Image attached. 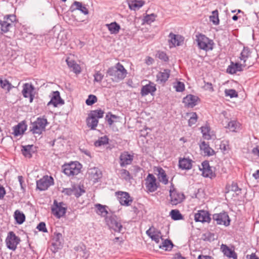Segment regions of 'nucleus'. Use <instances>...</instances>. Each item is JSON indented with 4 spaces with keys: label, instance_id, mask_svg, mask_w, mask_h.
I'll list each match as a JSON object with an SVG mask.
<instances>
[{
    "label": "nucleus",
    "instance_id": "1",
    "mask_svg": "<svg viewBox=\"0 0 259 259\" xmlns=\"http://www.w3.org/2000/svg\"><path fill=\"white\" fill-rule=\"evenodd\" d=\"M127 74V71L123 65L118 62L107 69L106 76H110L113 82H118L124 79Z\"/></svg>",
    "mask_w": 259,
    "mask_h": 259
},
{
    "label": "nucleus",
    "instance_id": "2",
    "mask_svg": "<svg viewBox=\"0 0 259 259\" xmlns=\"http://www.w3.org/2000/svg\"><path fill=\"white\" fill-rule=\"evenodd\" d=\"M104 111L101 109L92 110L86 119L87 125L92 130H95L99 123V119L103 117Z\"/></svg>",
    "mask_w": 259,
    "mask_h": 259
},
{
    "label": "nucleus",
    "instance_id": "3",
    "mask_svg": "<svg viewBox=\"0 0 259 259\" xmlns=\"http://www.w3.org/2000/svg\"><path fill=\"white\" fill-rule=\"evenodd\" d=\"M17 22L15 15H7L4 17L3 19H0V34L6 33L15 26Z\"/></svg>",
    "mask_w": 259,
    "mask_h": 259
},
{
    "label": "nucleus",
    "instance_id": "4",
    "mask_svg": "<svg viewBox=\"0 0 259 259\" xmlns=\"http://www.w3.org/2000/svg\"><path fill=\"white\" fill-rule=\"evenodd\" d=\"M196 41L198 48L205 51H210L213 49L214 42L212 39H209L204 34L198 33L196 35Z\"/></svg>",
    "mask_w": 259,
    "mask_h": 259
},
{
    "label": "nucleus",
    "instance_id": "5",
    "mask_svg": "<svg viewBox=\"0 0 259 259\" xmlns=\"http://www.w3.org/2000/svg\"><path fill=\"white\" fill-rule=\"evenodd\" d=\"M62 168L65 175L68 177H73L78 174L81 168V165L78 161L64 164Z\"/></svg>",
    "mask_w": 259,
    "mask_h": 259
},
{
    "label": "nucleus",
    "instance_id": "6",
    "mask_svg": "<svg viewBox=\"0 0 259 259\" xmlns=\"http://www.w3.org/2000/svg\"><path fill=\"white\" fill-rule=\"evenodd\" d=\"M48 124L47 119L45 118L38 117L31 123L30 131L33 134L40 135L45 131L46 126Z\"/></svg>",
    "mask_w": 259,
    "mask_h": 259
},
{
    "label": "nucleus",
    "instance_id": "7",
    "mask_svg": "<svg viewBox=\"0 0 259 259\" xmlns=\"http://www.w3.org/2000/svg\"><path fill=\"white\" fill-rule=\"evenodd\" d=\"M67 207L63 202H58L55 200L51 208L52 214L58 219L63 217L66 213Z\"/></svg>",
    "mask_w": 259,
    "mask_h": 259
},
{
    "label": "nucleus",
    "instance_id": "8",
    "mask_svg": "<svg viewBox=\"0 0 259 259\" xmlns=\"http://www.w3.org/2000/svg\"><path fill=\"white\" fill-rule=\"evenodd\" d=\"M54 184V179L51 176H45L36 181V188L40 191H45Z\"/></svg>",
    "mask_w": 259,
    "mask_h": 259
},
{
    "label": "nucleus",
    "instance_id": "9",
    "mask_svg": "<svg viewBox=\"0 0 259 259\" xmlns=\"http://www.w3.org/2000/svg\"><path fill=\"white\" fill-rule=\"evenodd\" d=\"M20 239L13 232H10L6 239V243L7 247L12 250H15L17 245L19 243Z\"/></svg>",
    "mask_w": 259,
    "mask_h": 259
},
{
    "label": "nucleus",
    "instance_id": "10",
    "mask_svg": "<svg viewBox=\"0 0 259 259\" xmlns=\"http://www.w3.org/2000/svg\"><path fill=\"white\" fill-rule=\"evenodd\" d=\"M212 219L216 221L218 225H223L228 226L230 224V219L227 212L223 211L219 213H214L212 215Z\"/></svg>",
    "mask_w": 259,
    "mask_h": 259
},
{
    "label": "nucleus",
    "instance_id": "11",
    "mask_svg": "<svg viewBox=\"0 0 259 259\" xmlns=\"http://www.w3.org/2000/svg\"><path fill=\"white\" fill-rule=\"evenodd\" d=\"M22 88V95L25 98H29V102L32 103L35 96L34 87L31 83H25L23 84Z\"/></svg>",
    "mask_w": 259,
    "mask_h": 259
},
{
    "label": "nucleus",
    "instance_id": "12",
    "mask_svg": "<svg viewBox=\"0 0 259 259\" xmlns=\"http://www.w3.org/2000/svg\"><path fill=\"white\" fill-rule=\"evenodd\" d=\"M106 222L109 227L117 232H121L122 225L115 216H111L106 218Z\"/></svg>",
    "mask_w": 259,
    "mask_h": 259
},
{
    "label": "nucleus",
    "instance_id": "13",
    "mask_svg": "<svg viewBox=\"0 0 259 259\" xmlns=\"http://www.w3.org/2000/svg\"><path fill=\"white\" fill-rule=\"evenodd\" d=\"M145 181V186L148 191L153 192L157 190L156 179L153 174H149Z\"/></svg>",
    "mask_w": 259,
    "mask_h": 259
},
{
    "label": "nucleus",
    "instance_id": "14",
    "mask_svg": "<svg viewBox=\"0 0 259 259\" xmlns=\"http://www.w3.org/2000/svg\"><path fill=\"white\" fill-rule=\"evenodd\" d=\"M194 220L196 222L210 223L211 218L210 217V214L207 211L200 210H198L197 212L195 213Z\"/></svg>",
    "mask_w": 259,
    "mask_h": 259
},
{
    "label": "nucleus",
    "instance_id": "15",
    "mask_svg": "<svg viewBox=\"0 0 259 259\" xmlns=\"http://www.w3.org/2000/svg\"><path fill=\"white\" fill-rule=\"evenodd\" d=\"M170 203L172 205H176L181 203L185 198L183 193L178 191H170Z\"/></svg>",
    "mask_w": 259,
    "mask_h": 259
},
{
    "label": "nucleus",
    "instance_id": "16",
    "mask_svg": "<svg viewBox=\"0 0 259 259\" xmlns=\"http://www.w3.org/2000/svg\"><path fill=\"white\" fill-rule=\"evenodd\" d=\"M119 203L122 205L129 206L133 202V199L127 192H118L116 193Z\"/></svg>",
    "mask_w": 259,
    "mask_h": 259
},
{
    "label": "nucleus",
    "instance_id": "17",
    "mask_svg": "<svg viewBox=\"0 0 259 259\" xmlns=\"http://www.w3.org/2000/svg\"><path fill=\"white\" fill-rule=\"evenodd\" d=\"M198 101H199V98L197 96L189 94L183 98V103L185 107L193 108L197 104Z\"/></svg>",
    "mask_w": 259,
    "mask_h": 259
},
{
    "label": "nucleus",
    "instance_id": "18",
    "mask_svg": "<svg viewBox=\"0 0 259 259\" xmlns=\"http://www.w3.org/2000/svg\"><path fill=\"white\" fill-rule=\"evenodd\" d=\"M201 165L202 168H200V169L202 171V174L203 177L211 179L215 177V175L213 172L208 161L205 160L203 161Z\"/></svg>",
    "mask_w": 259,
    "mask_h": 259
},
{
    "label": "nucleus",
    "instance_id": "19",
    "mask_svg": "<svg viewBox=\"0 0 259 259\" xmlns=\"http://www.w3.org/2000/svg\"><path fill=\"white\" fill-rule=\"evenodd\" d=\"M134 156L128 153L127 151H124L120 154L119 156V164L121 167H124L132 163Z\"/></svg>",
    "mask_w": 259,
    "mask_h": 259
},
{
    "label": "nucleus",
    "instance_id": "20",
    "mask_svg": "<svg viewBox=\"0 0 259 259\" xmlns=\"http://www.w3.org/2000/svg\"><path fill=\"white\" fill-rule=\"evenodd\" d=\"M168 37L170 47L180 46L184 41V37L180 35H176L171 32Z\"/></svg>",
    "mask_w": 259,
    "mask_h": 259
},
{
    "label": "nucleus",
    "instance_id": "21",
    "mask_svg": "<svg viewBox=\"0 0 259 259\" xmlns=\"http://www.w3.org/2000/svg\"><path fill=\"white\" fill-rule=\"evenodd\" d=\"M170 70L168 69H163L156 75V81L160 84H164L169 77Z\"/></svg>",
    "mask_w": 259,
    "mask_h": 259
},
{
    "label": "nucleus",
    "instance_id": "22",
    "mask_svg": "<svg viewBox=\"0 0 259 259\" xmlns=\"http://www.w3.org/2000/svg\"><path fill=\"white\" fill-rule=\"evenodd\" d=\"M64 104V101L61 99L59 92L55 91L53 92L51 100L48 103L47 105H53L56 107L59 104L63 105Z\"/></svg>",
    "mask_w": 259,
    "mask_h": 259
},
{
    "label": "nucleus",
    "instance_id": "23",
    "mask_svg": "<svg viewBox=\"0 0 259 259\" xmlns=\"http://www.w3.org/2000/svg\"><path fill=\"white\" fill-rule=\"evenodd\" d=\"M156 91V85L153 82H150L149 83L142 87L140 93L141 96L144 97L149 94L153 95Z\"/></svg>",
    "mask_w": 259,
    "mask_h": 259
},
{
    "label": "nucleus",
    "instance_id": "24",
    "mask_svg": "<svg viewBox=\"0 0 259 259\" xmlns=\"http://www.w3.org/2000/svg\"><path fill=\"white\" fill-rule=\"evenodd\" d=\"M199 145L200 150L203 152L204 155L211 156L215 154L214 150L210 147L208 143L204 141H201Z\"/></svg>",
    "mask_w": 259,
    "mask_h": 259
},
{
    "label": "nucleus",
    "instance_id": "25",
    "mask_svg": "<svg viewBox=\"0 0 259 259\" xmlns=\"http://www.w3.org/2000/svg\"><path fill=\"white\" fill-rule=\"evenodd\" d=\"M246 64H241L238 63H233V62H231V64L228 66L227 69V72L233 74L236 73L237 71H242L243 70L242 67L246 66Z\"/></svg>",
    "mask_w": 259,
    "mask_h": 259
},
{
    "label": "nucleus",
    "instance_id": "26",
    "mask_svg": "<svg viewBox=\"0 0 259 259\" xmlns=\"http://www.w3.org/2000/svg\"><path fill=\"white\" fill-rule=\"evenodd\" d=\"M70 10L73 12L76 10H79L84 15L89 14L88 9L84 5H83L81 2L75 1L72 4L70 8Z\"/></svg>",
    "mask_w": 259,
    "mask_h": 259
},
{
    "label": "nucleus",
    "instance_id": "27",
    "mask_svg": "<svg viewBox=\"0 0 259 259\" xmlns=\"http://www.w3.org/2000/svg\"><path fill=\"white\" fill-rule=\"evenodd\" d=\"M26 129L27 125L25 123L24 121H22L19 123L17 125L13 126V132L12 134L15 136H18L23 134Z\"/></svg>",
    "mask_w": 259,
    "mask_h": 259
},
{
    "label": "nucleus",
    "instance_id": "28",
    "mask_svg": "<svg viewBox=\"0 0 259 259\" xmlns=\"http://www.w3.org/2000/svg\"><path fill=\"white\" fill-rule=\"evenodd\" d=\"M66 63L69 68L76 74H79L81 72V68L74 60L70 59L68 57L66 59Z\"/></svg>",
    "mask_w": 259,
    "mask_h": 259
},
{
    "label": "nucleus",
    "instance_id": "29",
    "mask_svg": "<svg viewBox=\"0 0 259 259\" xmlns=\"http://www.w3.org/2000/svg\"><path fill=\"white\" fill-rule=\"evenodd\" d=\"M145 1L143 0H128V5L130 9L136 11L140 9L145 4Z\"/></svg>",
    "mask_w": 259,
    "mask_h": 259
},
{
    "label": "nucleus",
    "instance_id": "30",
    "mask_svg": "<svg viewBox=\"0 0 259 259\" xmlns=\"http://www.w3.org/2000/svg\"><path fill=\"white\" fill-rule=\"evenodd\" d=\"M221 249L226 256L233 259H237V255L235 252L226 245L223 244L221 246Z\"/></svg>",
    "mask_w": 259,
    "mask_h": 259
},
{
    "label": "nucleus",
    "instance_id": "31",
    "mask_svg": "<svg viewBox=\"0 0 259 259\" xmlns=\"http://www.w3.org/2000/svg\"><path fill=\"white\" fill-rule=\"evenodd\" d=\"M88 174L90 176V178L92 180H93L94 182H97L102 176V173L101 171L96 167L90 168L88 170Z\"/></svg>",
    "mask_w": 259,
    "mask_h": 259
},
{
    "label": "nucleus",
    "instance_id": "32",
    "mask_svg": "<svg viewBox=\"0 0 259 259\" xmlns=\"http://www.w3.org/2000/svg\"><path fill=\"white\" fill-rule=\"evenodd\" d=\"M179 167L182 169H190L192 168V160L189 158H180L179 161Z\"/></svg>",
    "mask_w": 259,
    "mask_h": 259
},
{
    "label": "nucleus",
    "instance_id": "33",
    "mask_svg": "<svg viewBox=\"0 0 259 259\" xmlns=\"http://www.w3.org/2000/svg\"><path fill=\"white\" fill-rule=\"evenodd\" d=\"M157 177L159 181L164 185H166L168 183V178L165 170L161 167L157 168Z\"/></svg>",
    "mask_w": 259,
    "mask_h": 259
},
{
    "label": "nucleus",
    "instance_id": "34",
    "mask_svg": "<svg viewBox=\"0 0 259 259\" xmlns=\"http://www.w3.org/2000/svg\"><path fill=\"white\" fill-rule=\"evenodd\" d=\"M106 26L107 27L110 34H117L119 30L120 29V25L116 22H112L110 24H106Z\"/></svg>",
    "mask_w": 259,
    "mask_h": 259
},
{
    "label": "nucleus",
    "instance_id": "35",
    "mask_svg": "<svg viewBox=\"0 0 259 259\" xmlns=\"http://www.w3.org/2000/svg\"><path fill=\"white\" fill-rule=\"evenodd\" d=\"M14 216L16 222L18 224H23L25 220L24 214L19 210H16L15 211Z\"/></svg>",
    "mask_w": 259,
    "mask_h": 259
},
{
    "label": "nucleus",
    "instance_id": "36",
    "mask_svg": "<svg viewBox=\"0 0 259 259\" xmlns=\"http://www.w3.org/2000/svg\"><path fill=\"white\" fill-rule=\"evenodd\" d=\"M62 235L60 233H55L52 239V245L59 248L61 246V239Z\"/></svg>",
    "mask_w": 259,
    "mask_h": 259
},
{
    "label": "nucleus",
    "instance_id": "37",
    "mask_svg": "<svg viewBox=\"0 0 259 259\" xmlns=\"http://www.w3.org/2000/svg\"><path fill=\"white\" fill-rule=\"evenodd\" d=\"M95 207L97 208L96 213L102 216H106L108 214V211L106 209V206L103 205L101 204L98 203L95 205Z\"/></svg>",
    "mask_w": 259,
    "mask_h": 259
},
{
    "label": "nucleus",
    "instance_id": "38",
    "mask_svg": "<svg viewBox=\"0 0 259 259\" xmlns=\"http://www.w3.org/2000/svg\"><path fill=\"white\" fill-rule=\"evenodd\" d=\"M32 147L33 145H30L22 146V148L21 149L22 153L25 157L30 158L32 157L31 151Z\"/></svg>",
    "mask_w": 259,
    "mask_h": 259
},
{
    "label": "nucleus",
    "instance_id": "39",
    "mask_svg": "<svg viewBox=\"0 0 259 259\" xmlns=\"http://www.w3.org/2000/svg\"><path fill=\"white\" fill-rule=\"evenodd\" d=\"M250 54L249 49L248 47H244L240 57V60L243 61V64H245V62L250 56Z\"/></svg>",
    "mask_w": 259,
    "mask_h": 259
},
{
    "label": "nucleus",
    "instance_id": "40",
    "mask_svg": "<svg viewBox=\"0 0 259 259\" xmlns=\"http://www.w3.org/2000/svg\"><path fill=\"white\" fill-rule=\"evenodd\" d=\"M0 86L1 87L5 90H7L8 92H10V90L14 88L12 84L7 79L3 80L0 77Z\"/></svg>",
    "mask_w": 259,
    "mask_h": 259
},
{
    "label": "nucleus",
    "instance_id": "41",
    "mask_svg": "<svg viewBox=\"0 0 259 259\" xmlns=\"http://www.w3.org/2000/svg\"><path fill=\"white\" fill-rule=\"evenodd\" d=\"M171 219L175 221H178L183 219V215L180 211L177 209H172L170 212Z\"/></svg>",
    "mask_w": 259,
    "mask_h": 259
},
{
    "label": "nucleus",
    "instance_id": "42",
    "mask_svg": "<svg viewBox=\"0 0 259 259\" xmlns=\"http://www.w3.org/2000/svg\"><path fill=\"white\" fill-rule=\"evenodd\" d=\"M156 17V15H155L154 13L151 14H147L146 16L144 17V18L143 19V23L150 24L155 20V18Z\"/></svg>",
    "mask_w": 259,
    "mask_h": 259
},
{
    "label": "nucleus",
    "instance_id": "43",
    "mask_svg": "<svg viewBox=\"0 0 259 259\" xmlns=\"http://www.w3.org/2000/svg\"><path fill=\"white\" fill-rule=\"evenodd\" d=\"M120 177L125 181H130L132 179L130 172L125 169H121L119 170Z\"/></svg>",
    "mask_w": 259,
    "mask_h": 259
},
{
    "label": "nucleus",
    "instance_id": "44",
    "mask_svg": "<svg viewBox=\"0 0 259 259\" xmlns=\"http://www.w3.org/2000/svg\"><path fill=\"white\" fill-rule=\"evenodd\" d=\"M201 133L204 139L210 140L211 136L210 135V128L207 125L203 126L201 127Z\"/></svg>",
    "mask_w": 259,
    "mask_h": 259
},
{
    "label": "nucleus",
    "instance_id": "45",
    "mask_svg": "<svg viewBox=\"0 0 259 259\" xmlns=\"http://www.w3.org/2000/svg\"><path fill=\"white\" fill-rule=\"evenodd\" d=\"M108 141L109 139L107 136H105L99 138V139L95 142L94 145L96 147H100L107 144Z\"/></svg>",
    "mask_w": 259,
    "mask_h": 259
},
{
    "label": "nucleus",
    "instance_id": "46",
    "mask_svg": "<svg viewBox=\"0 0 259 259\" xmlns=\"http://www.w3.org/2000/svg\"><path fill=\"white\" fill-rule=\"evenodd\" d=\"M210 20L214 25H218L219 24V12L217 10L212 12V15L210 16Z\"/></svg>",
    "mask_w": 259,
    "mask_h": 259
},
{
    "label": "nucleus",
    "instance_id": "47",
    "mask_svg": "<svg viewBox=\"0 0 259 259\" xmlns=\"http://www.w3.org/2000/svg\"><path fill=\"white\" fill-rule=\"evenodd\" d=\"M173 244L170 240L166 239L162 242V245L159 246L160 248L165 249V250H170L173 247Z\"/></svg>",
    "mask_w": 259,
    "mask_h": 259
},
{
    "label": "nucleus",
    "instance_id": "48",
    "mask_svg": "<svg viewBox=\"0 0 259 259\" xmlns=\"http://www.w3.org/2000/svg\"><path fill=\"white\" fill-rule=\"evenodd\" d=\"M146 234L147 235L162 236L161 232L153 227H150L148 230H147Z\"/></svg>",
    "mask_w": 259,
    "mask_h": 259
},
{
    "label": "nucleus",
    "instance_id": "49",
    "mask_svg": "<svg viewBox=\"0 0 259 259\" xmlns=\"http://www.w3.org/2000/svg\"><path fill=\"white\" fill-rule=\"evenodd\" d=\"M117 118H118L117 116L112 114L111 112H108L105 117L109 125H111L114 122V120Z\"/></svg>",
    "mask_w": 259,
    "mask_h": 259
},
{
    "label": "nucleus",
    "instance_id": "50",
    "mask_svg": "<svg viewBox=\"0 0 259 259\" xmlns=\"http://www.w3.org/2000/svg\"><path fill=\"white\" fill-rule=\"evenodd\" d=\"M97 102V98L96 96L93 95H90L88 99L85 101V103L87 105L91 106Z\"/></svg>",
    "mask_w": 259,
    "mask_h": 259
},
{
    "label": "nucleus",
    "instance_id": "51",
    "mask_svg": "<svg viewBox=\"0 0 259 259\" xmlns=\"http://www.w3.org/2000/svg\"><path fill=\"white\" fill-rule=\"evenodd\" d=\"M225 96L230 97L231 98L237 97L238 94L234 89H226L225 91Z\"/></svg>",
    "mask_w": 259,
    "mask_h": 259
},
{
    "label": "nucleus",
    "instance_id": "52",
    "mask_svg": "<svg viewBox=\"0 0 259 259\" xmlns=\"http://www.w3.org/2000/svg\"><path fill=\"white\" fill-rule=\"evenodd\" d=\"M174 88L177 92H182L185 90V84L181 81H177L174 85Z\"/></svg>",
    "mask_w": 259,
    "mask_h": 259
},
{
    "label": "nucleus",
    "instance_id": "53",
    "mask_svg": "<svg viewBox=\"0 0 259 259\" xmlns=\"http://www.w3.org/2000/svg\"><path fill=\"white\" fill-rule=\"evenodd\" d=\"M191 114V116L188 121V124L190 126L195 124L198 119V116L196 112H192Z\"/></svg>",
    "mask_w": 259,
    "mask_h": 259
},
{
    "label": "nucleus",
    "instance_id": "54",
    "mask_svg": "<svg viewBox=\"0 0 259 259\" xmlns=\"http://www.w3.org/2000/svg\"><path fill=\"white\" fill-rule=\"evenodd\" d=\"M74 189L75 191L74 194L76 197H80L83 193L85 192L84 189L81 188L80 186H79L77 188H76L75 187H74Z\"/></svg>",
    "mask_w": 259,
    "mask_h": 259
},
{
    "label": "nucleus",
    "instance_id": "55",
    "mask_svg": "<svg viewBox=\"0 0 259 259\" xmlns=\"http://www.w3.org/2000/svg\"><path fill=\"white\" fill-rule=\"evenodd\" d=\"M237 127V123L235 120H232V121H230L228 123V126H227V127L231 132H235Z\"/></svg>",
    "mask_w": 259,
    "mask_h": 259
},
{
    "label": "nucleus",
    "instance_id": "56",
    "mask_svg": "<svg viewBox=\"0 0 259 259\" xmlns=\"http://www.w3.org/2000/svg\"><path fill=\"white\" fill-rule=\"evenodd\" d=\"M94 81L97 82H101L103 79L104 75L100 71H97L94 75Z\"/></svg>",
    "mask_w": 259,
    "mask_h": 259
},
{
    "label": "nucleus",
    "instance_id": "57",
    "mask_svg": "<svg viewBox=\"0 0 259 259\" xmlns=\"http://www.w3.org/2000/svg\"><path fill=\"white\" fill-rule=\"evenodd\" d=\"M157 56L159 59L164 62L168 61V57L164 52H159L157 54Z\"/></svg>",
    "mask_w": 259,
    "mask_h": 259
},
{
    "label": "nucleus",
    "instance_id": "58",
    "mask_svg": "<svg viewBox=\"0 0 259 259\" xmlns=\"http://www.w3.org/2000/svg\"><path fill=\"white\" fill-rule=\"evenodd\" d=\"M36 228L41 232L47 233L48 232L47 229L46 228V224L44 222H40L37 225Z\"/></svg>",
    "mask_w": 259,
    "mask_h": 259
},
{
    "label": "nucleus",
    "instance_id": "59",
    "mask_svg": "<svg viewBox=\"0 0 259 259\" xmlns=\"http://www.w3.org/2000/svg\"><path fill=\"white\" fill-rule=\"evenodd\" d=\"M204 85L203 87V88L204 89V90L209 91L211 92L214 91V89L211 83L206 82L205 81H204Z\"/></svg>",
    "mask_w": 259,
    "mask_h": 259
},
{
    "label": "nucleus",
    "instance_id": "60",
    "mask_svg": "<svg viewBox=\"0 0 259 259\" xmlns=\"http://www.w3.org/2000/svg\"><path fill=\"white\" fill-rule=\"evenodd\" d=\"M18 181L19 182L20 185L21 186V190L23 191H25V184L24 183L23 177L22 176H19L18 177Z\"/></svg>",
    "mask_w": 259,
    "mask_h": 259
},
{
    "label": "nucleus",
    "instance_id": "61",
    "mask_svg": "<svg viewBox=\"0 0 259 259\" xmlns=\"http://www.w3.org/2000/svg\"><path fill=\"white\" fill-rule=\"evenodd\" d=\"M152 240H154L156 243H158L160 242V239L163 240L162 236L157 235H148Z\"/></svg>",
    "mask_w": 259,
    "mask_h": 259
},
{
    "label": "nucleus",
    "instance_id": "62",
    "mask_svg": "<svg viewBox=\"0 0 259 259\" xmlns=\"http://www.w3.org/2000/svg\"><path fill=\"white\" fill-rule=\"evenodd\" d=\"M74 191V187L73 188H64L62 192L67 195H71Z\"/></svg>",
    "mask_w": 259,
    "mask_h": 259
},
{
    "label": "nucleus",
    "instance_id": "63",
    "mask_svg": "<svg viewBox=\"0 0 259 259\" xmlns=\"http://www.w3.org/2000/svg\"><path fill=\"white\" fill-rule=\"evenodd\" d=\"M231 190L237 192L239 190L240 191L241 189L239 188L236 183L233 182L231 186Z\"/></svg>",
    "mask_w": 259,
    "mask_h": 259
},
{
    "label": "nucleus",
    "instance_id": "64",
    "mask_svg": "<svg viewBox=\"0 0 259 259\" xmlns=\"http://www.w3.org/2000/svg\"><path fill=\"white\" fill-rule=\"evenodd\" d=\"M251 153L254 156L259 157V146L254 147L252 149Z\"/></svg>",
    "mask_w": 259,
    "mask_h": 259
}]
</instances>
